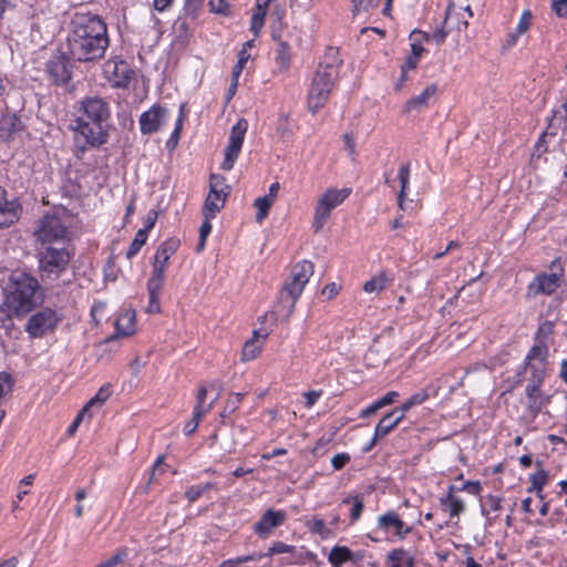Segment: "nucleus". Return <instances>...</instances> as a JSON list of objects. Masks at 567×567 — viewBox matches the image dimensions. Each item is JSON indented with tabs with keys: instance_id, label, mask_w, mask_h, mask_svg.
I'll return each instance as SVG.
<instances>
[{
	"instance_id": "f257e3e1",
	"label": "nucleus",
	"mask_w": 567,
	"mask_h": 567,
	"mask_svg": "<svg viewBox=\"0 0 567 567\" xmlns=\"http://www.w3.org/2000/svg\"><path fill=\"white\" fill-rule=\"evenodd\" d=\"M109 45L107 27L97 14L74 13L68 37V49L73 60L85 63L100 61Z\"/></svg>"
},
{
	"instance_id": "f03ea898",
	"label": "nucleus",
	"mask_w": 567,
	"mask_h": 567,
	"mask_svg": "<svg viewBox=\"0 0 567 567\" xmlns=\"http://www.w3.org/2000/svg\"><path fill=\"white\" fill-rule=\"evenodd\" d=\"M111 118L110 103L100 96H89L80 102L75 118L74 136L78 146L99 147L107 142Z\"/></svg>"
},
{
	"instance_id": "7ed1b4c3",
	"label": "nucleus",
	"mask_w": 567,
	"mask_h": 567,
	"mask_svg": "<svg viewBox=\"0 0 567 567\" xmlns=\"http://www.w3.org/2000/svg\"><path fill=\"white\" fill-rule=\"evenodd\" d=\"M38 280L21 271L13 272L4 287V306L9 315L22 317L31 312L40 302Z\"/></svg>"
},
{
	"instance_id": "20e7f679",
	"label": "nucleus",
	"mask_w": 567,
	"mask_h": 567,
	"mask_svg": "<svg viewBox=\"0 0 567 567\" xmlns=\"http://www.w3.org/2000/svg\"><path fill=\"white\" fill-rule=\"evenodd\" d=\"M337 78L338 68L333 63L319 65L308 93V107L312 114L327 103Z\"/></svg>"
},
{
	"instance_id": "39448f33",
	"label": "nucleus",
	"mask_w": 567,
	"mask_h": 567,
	"mask_svg": "<svg viewBox=\"0 0 567 567\" xmlns=\"http://www.w3.org/2000/svg\"><path fill=\"white\" fill-rule=\"evenodd\" d=\"M39 248L48 246H65L69 241V229L65 220L59 214H51L41 217L33 231Z\"/></svg>"
},
{
	"instance_id": "423d86ee",
	"label": "nucleus",
	"mask_w": 567,
	"mask_h": 567,
	"mask_svg": "<svg viewBox=\"0 0 567 567\" xmlns=\"http://www.w3.org/2000/svg\"><path fill=\"white\" fill-rule=\"evenodd\" d=\"M313 269L315 266L309 260L299 261L292 267L290 276L285 281L280 292L281 301L288 302V315L292 313L298 298L313 275Z\"/></svg>"
},
{
	"instance_id": "0eeeda50",
	"label": "nucleus",
	"mask_w": 567,
	"mask_h": 567,
	"mask_svg": "<svg viewBox=\"0 0 567 567\" xmlns=\"http://www.w3.org/2000/svg\"><path fill=\"white\" fill-rule=\"evenodd\" d=\"M39 274L42 280H56L68 268L71 256L65 246L38 249Z\"/></svg>"
},
{
	"instance_id": "6e6552de",
	"label": "nucleus",
	"mask_w": 567,
	"mask_h": 567,
	"mask_svg": "<svg viewBox=\"0 0 567 567\" xmlns=\"http://www.w3.org/2000/svg\"><path fill=\"white\" fill-rule=\"evenodd\" d=\"M349 188H329L317 200L312 228L315 233H319L330 217L331 212L341 205L350 195Z\"/></svg>"
},
{
	"instance_id": "1a4fd4ad",
	"label": "nucleus",
	"mask_w": 567,
	"mask_h": 567,
	"mask_svg": "<svg viewBox=\"0 0 567 567\" xmlns=\"http://www.w3.org/2000/svg\"><path fill=\"white\" fill-rule=\"evenodd\" d=\"M532 377L525 386V405L529 414L533 417H536L543 408H545L550 402V395H547L542 391V385L544 382V369L532 365Z\"/></svg>"
},
{
	"instance_id": "9d476101",
	"label": "nucleus",
	"mask_w": 567,
	"mask_h": 567,
	"mask_svg": "<svg viewBox=\"0 0 567 567\" xmlns=\"http://www.w3.org/2000/svg\"><path fill=\"white\" fill-rule=\"evenodd\" d=\"M230 187L226 184L224 176L212 174L209 177V193L203 207V216L215 218L217 213L225 206Z\"/></svg>"
},
{
	"instance_id": "9b49d317",
	"label": "nucleus",
	"mask_w": 567,
	"mask_h": 567,
	"mask_svg": "<svg viewBox=\"0 0 567 567\" xmlns=\"http://www.w3.org/2000/svg\"><path fill=\"white\" fill-rule=\"evenodd\" d=\"M59 321L60 317L56 311L51 308H44L29 318L25 324V331L31 338H42L53 332Z\"/></svg>"
},
{
	"instance_id": "f8f14e48",
	"label": "nucleus",
	"mask_w": 567,
	"mask_h": 567,
	"mask_svg": "<svg viewBox=\"0 0 567 567\" xmlns=\"http://www.w3.org/2000/svg\"><path fill=\"white\" fill-rule=\"evenodd\" d=\"M247 128L248 123L244 118H240L231 127L228 145L225 150V158L221 163V169L230 171L234 167V164L240 153Z\"/></svg>"
},
{
	"instance_id": "ddd939ff",
	"label": "nucleus",
	"mask_w": 567,
	"mask_h": 567,
	"mask_svg": "<svg viewBox=\"0 0 567 567\" xmlns=\"http://www.w3.org/2000/svg\"><path fill=\"white\" fill-rule=\"evenodd\" d=\"M550 274H539L530 282L528 289L534 295H550L560 285V280L564 274L563 267L558 260H554L550 265Z\"/></svg>"
},
{
	"instance_id": "4468645a",
	"label": "nucleus",
	"mask_w": 567,
	"mask_h": 567,
	"mask_svg": "<svg viewBox=\"0 0 567 567\" xmlns=\"http://www.w3.org/2000/svg\"><path fill=\"white\" fill-rule=\"evenodd\" d=\"M103 74L113 87H127L134 71L125 61L113 58L104 63Z\"/></svg>"
},
{
	"instance_id": "2eb2a0df",
	"label": "nucleus",
	"mask_w": 567,
	"mask_h": 567,
	"mask_svg": "<svg viewBox=\"0 0 567 567\" xmlns=\"http://www.w3.org/2000/svg\"><path fill=\"white\" fill-rule=\"evenodd\" d=\"M286 519V512L269 508L262 514L259 520L255 523L254 530L259 537L267 538L274 529L281 526Z\"/></svg>"
},
{
	"instance_id": "dca6fc26",
	"label": "nucleus",
	"mask_w": 567,
	"mask_h": 567,
	"mask_svg": "<svg viewBox=\"0 0 567 567\" xmlns=\"http://www.w3.org/2000/svg\"><path fill=\"white\" fill-rule=\"evenodd\" d=\"M167 115L166 109L159 105L152 106L148 111L142 113L140 117L141 132L150 135L158 131L165 125Z\"/></svg>"
},
{
	"instance_id": "f3484780",
	"label": "nucleus",
	"mask_w": 567,
	"mask_h": 567,
	"mask_svg": "<svg viewBox=\"0 0 567 567\" xmlns=\"http://www.w3.org/2000/svg\"><path fill=\"white\" fill-rule=\"evenodd\" d=\"M21 205L16 198H9L6 189L0 187V228L13 225L20 217Z\"/></svg>"
},
{
	"instance_id": "a211bd4d",
	"label": "nucleus",
	"mask_w": 567,
	"mask_h": 567,
	"mask_svg": "<svg viewBox=\"0 0 567 567\" xmlns=\"http://www.w3.org/2000/svg\"><path fill=\"white\" fill-rule=\"evenodd\" d=\"M268 338V332L262 330H255L252 337L245 342L241 351L243 361H251L256 359L262 350L264 343Z\"/></svg>"
},
{
	"instance_id": "6ab92c4d",
	"label": "nucleus",
	"mask_w": 567,
	"mask_h": 567,
	"mask_svg": "<svg viewBox=\"0 0 567 567\" xmlns=\"http://www.w3.org/2000/svg\"><path fill=\"white\" fill-rule=\"evenodd\" d=\"M436 84L427 85L419 95H415L406 101L403 112L410 114L413 112H421L429 105V100L436 93Z\"/></svg>"
},
{
	"instance_id": "aec40b11",
	"label": "nucleus",
	"mask_w": 567,
	"mask_h": 567,
	"mask_svg": "<svg viewBox=\"0 0 567 567\" xmlns=\"http://www.w3.org/2000/svg\"><path fill=\"white\" fill-rule=\"evenodd\" d=\"M403 417L404 414L399 408L385 414L375 426L373 442L389 434L403 420Z\"/></svg>"
},
{
	"instance_id": "412c9836",
	"label": "nucleus",
	"mask_w": 567,
	"mask_h": 567,
	"mask_svg": "<svg viewBox=\"0 0 567 567\" xmlns=\"http://www.w3.org/2000/svg\"><path fill=\"white\" fill-rule=\"evenodd\" d=\"M179 247V240L178 239H167L166 241L162 243L158 249L156 250L155 257H154V269H161L163 271L166 270L167 264L172 255L175 254L177 248Z\"/></svg>"
},
{
	"instance_id": "4be33fe9",
	"label": "nucleus",
	"mask_w": 567,
	"mask_h": 567,
	"mask_svg": "<svg viewBox=\"0 0 567 567\" xmlns=\"http://www.w3.org/2000/svg\"><path fill=\"white\" fill-rule=\"evenodd\" d=\"M455 486L451 485L447 494L440 498V504L444 511L450 513L451 518H457L465 511L464 501L454 494Z\"/></svg>"
},
{
	"instance_id": "5701e85b",
	"label": "nucleus",
	"mask_w": 567,
	"mask_h": 567,
	"mask_svg": "<svg viewBox=\"0 0 567 567\" xmlns=\"http://www.w3.org/2000/svg\"><path fill=\"white\" fill-rule=\"evenodd\" d=\"M22 130V122L14 113H4L0 117V140L10 141Z\"/></svg>"
},
{
	"instance_id": "b1692460",
	"label": "nucleus",
	"mask_w": 567,
	"mask_h": 567,
	"mask_svg": "<svg viewBox=\"0 0 567 567\" xmlns=\"http://www.w3.org/2000/svg\"><path fill=\"white\" fill-rule=\"evenodd\" d=\"M378 525L382 529H389L390 527L395 528V534L400 538H404L406 534L411 532V528L405 526V524L401 520L394 512H389L378 518Z\"/></svg>"
},
{
	"instance_id": "393cba45",
	"label": "nucleus",
	"mask_w": 567,
	"mask_h": 567,
	"mask_svg": "<svg viewBox=\"0 0 567 567\" xmlns=\"http://www.w3.org/2000/svg\"><path fill=\"white\" fill-rule=\"evenodd\" d=\"M135 311L127 309L115 320L116 336L128 337L135 332Z\"/></svg>"
},
{
	"instance_id": "a878e982",
	"label": "nucleus",
	"mask_w": 567,
	"mask_h": 567,
	"mask_svg": "<svg viewBox=\"0 0 567 567\" xmlns=\"http://www.w3.org/2000/svg\"><path fill=\"white\" fill-rule=\"evenodd\" d=\"M548 351V344L546 341H537L527 355V360L532 362L529 365H535L536 368H543L545 370Z\"/></svg>"
},
{
	"instance_id": "bb28decb",
	"label": "nucleus",
	"mask_w": 567,
	"mask_h": 567,
	"mask_svg": "<svg viewBox=\"0 0 567 567\" xmlns=\"http://www.w3.org/2000/svg\"><path fill=\"white\" fill-rule=\"evenodd\" d=\"M48 72L56 83H66L70 79V72L61 58L51 60L48 63Z\"/></svg>"
},
{
	"instance_id": "cd10ccee",
	"label": "nucleus",
	"mask_w": 567,
	"mask_h": 567,
	"mask_svg": "<svg viewBox=\"0 0 567 567\" xmlns=\"http://www.w3.org/2000/svg\"><path fill=\"white\" fill-rule=\"evenodd\" d=\"M532 20H533L532 12L529 10H525L522 13V17L518 21V24H517L515 31L508 34L507 43L509 45L515 44L517 39L529 30V28L532 25Z\"/></svg>"
},
{
	"instance_id": "c85d7f7f",
	"label": "nucleus",
	"mask_w": 567,
	"mask_h": 567,
	"mask_svg": "<svg viewBox=\"0 0 567 567\" xmlns=\"http://www.w3.org/2000/svg\"><path fill=\"white\" fill-rule=\"evenodd\" d=\"M398 177H399L400 185H401V189L398 195V205H399L400 209L404 210L406 189H408L409 182H410V165H409V163H405L400 166Z\"/></svg>"
},
{
	"instance_id": "c756f323",
	"label": "nucleus",
	"mask_w": 567,
	"mask_h": 567,
	"mask_svg": "<svg viewBox=\"0 0 567 567\" xmlns=\"http://www.w3.org/2000/svg\"><path fill=\"white\" fill-rule=\"evenodd\" d=\"M390 284V278L385 271L379 272L363 285V290L368 293L381 292Z\"/></svg>"
},
{
	"instance_id": "7c9ffc66",
	"label": "nucleus",
	"mask_w": 567,
	"mask_h": 567,
	"mask_svg": "<svg viewBox=\"0 0 567 567\" xmlns=\"http://www.w3.org/2000/svg\"><path fill=\"white\" fill-rule=\"evenodd\" d=\"M380 1L381 0H354L353 1L354 12L359 13L362 11H369L371 9H374V8L379 7ZM392 1L393 0H385L384 8L382 10V13L384 16L390 14Z\"/></svg>"
},
{
	"instance_id": "2f4dec72",
	"label": "nucleus",
	"mask_w": 567,
	"mask_h": 567,
	"mask_svg": "<svg viewBox=\"0 0 567 567\" xmlns=\"http://www.w3.org/2000/svg\"><path fill=\"white\" fill-rule=\"evenodd\" d=\"M164 275L165 271L161 269H154L152 271V276L147 281V291L148 296H158L164 285Z\"/></svg>"
},
{
	"instance_id": "473e14b6",
	"label": "nucleus",
	"mask_w": 567,
	"mask_h": 567,
	"mask_svg": "<svg viewBox=\"0 0 567 567\" xmlns=\"http://www.w3.org/2000/svg\"><path fill=\"white\" fill-rule=\"evenodd\" d=\"M112 394V386L111 384H104L100 388L97 393L90 399V401L83 406V409H86V412H89L94 406H102L107 399Z\"/></svg>"
},
{
	"instance_id": "72a5a7b5",
	"label": "nucleus",
	"mask_w": 567,
	"mask_h": 567,
	"mask_svg": "<svg viewBox=\"0 0 567 567\" xmlns=\"http://www.w3.org/2000/svg\"><path fill=\"white\" fill-rule=\"evenodd\" d=\"M352 557V553L348 547L344 546H336L331 549L328 560L331 565H341L350 560Z\"/></svg>"
},
{
	"instance_id": "f704fd0d",
	"label": "nucleus",
	"mask_w": 567,
	"mask_h": 567,
	"mask_svg": "<svg viewBox=\"0 0 567 567\" xmlns=\"http://www.w3.org/2000/svg\"><path fill=\"white\" fill-rule=\"evenodd\" d=\"M274 200L271 197H258L254 202V206L257 209L256 220L257 223H262V220L267 217L270 207L272 206Z\"/></svg>"
},
{
	"instance_id": "c9c22d12",
	"label": "nucleus",
	"mask_w": 567,
	"mask_h": 567,
	"mask_svg": "<svg viewBox=\"0 0 567 567\" xmlns=\"http://www.w3.org/2000/svg\"><path fill=\"white\" fill-rule=\"evenodd\" d=\"M547 478H548V475H547L546 471L543 470L542 467H539V470L537 472L532 474V476H530L532 484L527 491L529 493L536 492V494H540V492L543 491L544 486L547 483Z\"/></svg>"
},
{
	"instance_id": "e433bc0d",
	"label": "nucleus",
	"mask_w": 567,
	"mask_h": 567,
	"mask_svg": "<svg viewBox=\"0 0 567 567\" xmlns=\"http://www.w3.org/2000/svg\"><path fill=\"white\" fill-rule=\"evenodd\" d=\"M146 239H147V229H140L135 234V237L126 251V257L128 259L133 258L141 250V248L145 245Z\"/></svg>"
},
{
	"instance_id": "4c0bfd02",
	"label": "nucleus",
	"mask_w": 567,
	"mask_h": 567,
	"mask_svg": "<svg viewBox=\"0 0 567 567\" xmlns=\"http://www.w3.org/2000/svg\"><path fill=\"white\" fill-rule=\"evenodd\" d=\"M306 526L311 533L320 535L321 538H327L331 534L323 519L317 516H313L311 519L307 520Z\"/></svg>"
},
{
	"instance_id": "58836bf2",
	"label": "nucleus",
	"mask_w": 567,
	"mask_h": 567,
	"mask_svg": "<svg viewBox=\"0 0 567 567\" xmlns=\"http://www.w3.org/2000/svg\"><path fill=\"white\" fill-rule=\"evenodd\" d=\"M206 396H207V389H206V386L200 385L198 388V392L196 395V405L194 408V411L198 412V410H199L200 413L206 414L213 409L216 399L212 400L209 403H206L205 402Z\"/></svg>"
},
{
	"instance_id": "ea45409f",
	"label": "nucleus",
	"mask_w": 567,
	"mask_h": 567,
	"mask_svg": "<svg viewBox=\"0 0 567 567\" xmlns=\"http://www.w3.org/2000/svg\"><path fill=\"white\" fill-rule=\"evenodd\" d=\"M429 399V393L426 390H420L414 393L410 399H408L399 409L405 414L411 408L415 405H420L424 403Z\"/></svg>"
},
{
	"instance_id": "a19ab883",
	"label": "nucleus",
	"mask_w": 567,
	"mask_h": 567,
	"mask_svg": "<svg viewBox=\"0 0 567 567\" xmlns=\"http://www.w3.org/2000/svg\"><path fill=\"white\" fill-rule=\"evenodd\" d=\"M267 11L268 10L255 7V10H254V13L251 17V21H250V30L256 35L260 32V30L262 29V27L265 24V18L267 16Z\"/></svg>"
},
{
	"instance_id": "79ce46f5",
	"label": "nucleus",
	"mask_w": 567,
	"mask_h": 567,
	"mask_svg": "<svg viewBox=\"0 0 567 567\" xmlns=\"http://www.w3.org/2000/svg\"><path fill=\"white\" fill-rule=\"evenodd\" d=\"M210 488H215V484L214 483H206L204 485H195V486H190L186 492H185V497L190 502H195L196 499H198L205 492H207L208 489Z\"/></svg>"
},
{
	"instance_id": "37998d69",
	"label": "nucleus",
	"mask_w": 567,
	"mask_h": 567,
	"mask_svg": "<svg viewBox=\"0 0 567 567\" xmlns=\"http://www.w3.org/2000/svg\"><path fill=\"white\" fill-rule=\"evenodd\" d=\"M289 47L285 42H280L276 53V61L281 70H286L289 64Z\"/></svg>"
},
{
	"instance_id": "c03bdc74",
	"label": "nucleus",
	"mask_w": 567,
	"mask_h": 567,
	"mask_svg": "<svg viewBox=\"0 0 567 567\" xmlns=\"http://www.w3.org/2000/svg\"><path fill=\"white\" fill-rule=\"evenodd\" d=\"M412 35H420L425 41L432 40L436 44H441L442 42H444L447 33L444 29H436L432 34H427L426 32H422V31H413Z\"/></svg>"
},
{
	"instance_id": "a18cd8bd",
	"label": "nucleus",
	"mask_w": 567,
	"mask_h": 567,
	"mask_svg": "<svg viewBox=\"0 0 567 567\" xmlns=\"http://www.w3.org/2000/svg\"><path fill=\"white\" fill-rule=\"evenodd\" d=\"M212 218L204 217V221L199 229V240L197 245V251H203L206 245V239L212 231Z\"/></svg>"
},
{
	"instance_id": "49530a36",
	"label": "nucleus",
	"mask_w": 567,
	"mask_h": 567,
	"mask_svg": "<svg viewBox=\"0 0 567 567\" xmlns=\"http://www.w3.org/2000/svg\"><path fill=\"white\" fill-rule=\"evenodd\" d=\"M296 550V547L292 545L285 544L282 542H276L269 547L268 551L265 553L266 556H274L277 554H286V553H293Z\"/></svg>"
},
{
	"instance_id": "de8ad7c7",
	"label": "nucleus",
	"mask_w": 567,
	"mask_h": 567,
	"mask_svg": "<svg viewBox=\"0 0 567 567\" xmlns=\"http://www.w3.org/2000/svg\"><path fill=\"white\" fill-rule=\"evenodd\" d=\"M204 415L205 413L194 411L192 420L188 421L184 426V434L187 436L192 435L197 430L198 424Z\"/></svg>"
},
{
	"instance_id": "09e8293b",
	"label": "nucleus",
	"mask_w": 567,
	"mask_h": 567,
	"mask_svg": "<svg viewBox=\"0 0 567 567\" xmlns=\"http://www.w3.org/2000/svg\"><path fill=\"white\" fill-rule=\"evenodd\" d=\"M182 126H183V114L181 112L178 117H177V121H176V124H175V128H174L169 140L167 141V147L168 148L173 150L177 145L178 140H179V134H181V131H182Z\"/></svg>"
},
{
	"instance_id": "8fccbe9b",
	"label": "nucleus",
	"mask_w": 567,
	"mask_h": 567,
	"mask_svg": "<svg viewBox=\"0 0 567 567\" xmlns=\"http://www.w3.org/2000/svg\"><path fill=\"white\" fill-rule=\"evenodd\" d=\"M402 554H406V550L403 548L393 549L388 554L386 558H388V561L391 565V567H403L404 566V561L401 560V558H400Z\"/></svg>"
},
{
	"instance_id": "3c124183",
	"label": "nucleus",
	"mask_w": 567,
	"mask_h": 567,
	"mask_svg": "<svg viewBox=\"0 0 567 567\" xmlns=\"http://www.w3.org/2000/svg\"><path fill=\"white\" fill-rule=\"evenodd\" d=\"M364 503L362 496L355 495L353 497V506L351 508L350 518L351 522H355L360 518L363 511Z\"/></svg>"
},
{
	"instance_id": "603ef678",
	"label": "nucleus",
	"mask_w": 567,
	"mask_h": 567,
	"mask_svg": "<svg viewBox=\"0 0 567 567\" xmlns=\"http://www.w3.org/2000/svg\"><path fill=\"white\" fill-rule=\"evenodd\" d=\"M249 60V54L245 49H241L238 53V61L233 69V78H239L245 64Z\"/></svg>"
},
{
	"instance_id": "864d4df0",
	"label": "nucleus",
	"mask_w": 567,
	"mask_h": 567,
	"mask_svg": "<svg viewBox=\"0 0 567 567\" xmlns=\"http://www.w3.org/2000/svg\"><path fill=\"white\" fill-rule=\"evenodd\" d=\"M350 460L351 457L348 453H338L331 458V464L336 471H340L350 462Z\"/></svg>"
},
{
	"instance_id": "5fc2aeb1",
	"label": "nucleus",
	"mask_w": 567,
	"mask_h": 567,
	"mask_svg": "<svg viewBox=\"0 0 567 567\" xmlns=\"http://www.w3.org/2000/svg\"><path fill=\"white\" fill-rule=\"evenodd\" d=\"M277 132L280 136H289L291 135V130L289 127V115L281 114L278 121Z\"/></svg>"
},
{
	"instance_id": "6e6d98bb",
	"label": "nucleus",
	"mask_w": 567,
	"mask_h": 567,
	"mask_svg": "<svg viewBox=\"0 0 567 567\" xmlns=\"http://www.w3.org/2000/svg\"><path fill=\"white\" fill-rule=\"evenodd\" d=\"M208 6L212 12L219 14H227L229 8L225 0H209Z\"/></svg>"
},
{
	"instance_id": "4d7b16f0",
	"label": "nucleus",
	"mask_w": 567,
	"mask_h": 567,
	"mask_svg": "<svg viewBox=\"0 0 567 567\" xmlns=\"http://www.w3.org/2000/svg\"><path fill=\"white\" fill-rule=\"evenodd\" d=\"M553 333V324L549 321H544L539 324L537 330V341H546V339Z\"/></svg>"
},
{
	"instance_id": "13d9d810",
	"label": "nucleus",
	"mask_w": 567,
	"mask_h": 567,
	"mask_svg": "<svg viewBox=\"0 0 567 567\" xmlns=\"http://www.w3.org/2000/svg\"><path fill=\"white\" fill-rule=\"evenodd\" d=\"M33 481H34V475L33 474H30V475L25 476L24 478H22L20 481V488H19V492L17 494V499L18 501H22L23 497L29 494V491L27 489V487L22 488V486L32 485Z\"/></svg>"
},
{
	"instance_id": "bf43d9fd",
	"label": "nucleus",
	"mask_w": 567,
	"mask_h": 567,
	"mask_svg": "<svg viewBox=\"0 0 567 567\" xmlns=\"http://www.w3.org/2000/svg\"><path fill=\"white\" fill-rule=\"evenodd\" d=\"M551 9L559 18L567 16V0H553Z\"/></svg>"
},
{
	"instance_id": "052dcab7",
	"label": "nucleus",
	"mask_w": 567,
	"mask_h": 567,
	"mask_svg": "<svg viewBox=\"0 0 567 567\" xmlns=\"http://www.w3.org/2000/svg\"><path fill=\"white\" fill-rule=\"evenodd\" d=\"M482 489V485L478 481H467L463 484L460 491H467L471 494L477 495Z\"/></svg>"
},
{
	"instance_id": "680f3d73",
	"label": "nucleus",
	"mask_w": 567,
	"mask_h": 567,
	"mask_svg": "<svg viewBox=\"0 0 567 567\" xmlns=\"http://www.w3.org/2000/svg\"><path fill=\"white\" fill-rule=\"evenodd\" d=\"M322 391H308L303 393L305 400H306V406L308 409L312 408V405L318 401V399L321 396Z\"/></svg>"
},
{
	"instance_id": "e2e57ef3",
	"label": "nucleus",
	"mask_w": 567,
	"mask_h": 567,
	"mask_svg": "<svg viewBox=\"0 0 567 567\" xmlns=\"http://www.w3.org/2000/svg\"><path fill=\"white\" fill-rule=\"evenodd\" d=\"M86 413H87V412H86V409H83V408H82V410L79 412V414L76 415V417L73 420V422L71 423V425H70V426H69V429H68V434H69L70 436H72V435H74V434H75V432H76V430H78V427H79V425H80V423H81L82 419L84 417V415H85Z\"/></svg>"
},
{
	"instance_id": "0e129e2a",
	"label": "nucleus",
	"mask_w": 567,
	"mask_h": 567,
	"mask_svg": "<svg viewBox=\"0 0 567 567\" xmlns=\"http://www.w3.org/2000/svg\"><path fill=\"white\" fill-rule=\"evenodd\" d=\"M124 555H125L124 551H118V553L114 554L110 559L101 563L96 567H114L123 559Z\"/></svg>"
},
{
	"instance_id": "69168bd1",
	"label": "nucleus",
	"mask_w": 567,
	"mask_h": 567,
	"mask_svg": "<svg viewBox=\"0 0 567 567\" xmlns=\"http://www.w3.org/2000/svg\"><path fill=\"white\" fill-rule=\"evenodd\" d=\"M150 301L146 308L148 313H158L161 311V303L158 296H148Z\"/></svg>"
},
{
	"instance_id": "338daca9",
	"label": "nucleus",
	"mask_w": 567,
	"mask_h": 567,
	"mask_svg": "<svg viewBox=\"0 0 567 567\" xmlns=\"http://www.w3.org/2000/svg\"><path fill=\"white\" fill-rule=\"evenodd\" d=\"M417 63H419V58H416L415 55H411V54H410V55L405 59V61H404V63L402 64V68H401V69H402V71H403V75H404L405 73H408V71H410V70H414V69L416 68Z\"/></svg>"
},
{
	"instance_id": "774afa93",
	"label": "nucleus",
	"mask_w": 567,
	"mask_h": 567,
	"mask_svg": "<svg viewBox=\"0 0 567 567\" xmlns=\"http://www.w3.org/2000/svg\"><path fill=\"white\" fill-rule=\"evenodd\" d=\"M399 396V393L395 391L388 392L384 396H382L380 400H378L382 408L393 403L396 398Z\"/></svg>"
}]
</instances>
